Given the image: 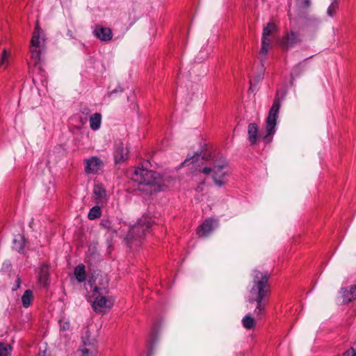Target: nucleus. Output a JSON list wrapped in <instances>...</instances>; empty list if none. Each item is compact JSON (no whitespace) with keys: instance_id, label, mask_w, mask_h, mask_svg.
<instances>
[{"instance_id":"23","label":"nucleus","mask_w":356,"mask_h":356,"mask_svg":"<svg viewBox=\"0 0 356 356\" xmlns=\"http://www.w3.org/2000/svg\"><path fill=\"white\" fill-rule=\"evenodd\" d=\"M243 326L247 330L254 329L256 326L255 319L250 314L245 315L242 319Z\"/></svg>"},{"instance_id":"40","label":"nucleus","mask_w":356,"mask_h":356,"mask_svg":"<svg viewBox=\"0 0 356 356\" xmlns=\"http://www.w3.org/2000/svg\"><path fill=\"white\" fill-rule=\"evenodd\" d=\"M90 349H83L82 351L83 356H94L93 354L90 353Z\"/></svg>"},{"instance_id":"15","label":"nucleus","mask_w":356,"mask_h":356,"mask_svg":"<svg viewBox=\"0 0 356 356\" xmlns=\"http://www.w3.org/2000/svg\"><path fill=\"white\" fill-rule=\"evenodd\" d=\"M343 302L344 304L352 302L356 298V285H351L350 288H341Z\"/></svg>"},{"instance_id":"32","label":"nucleus","mask_w":356,"mask_h":356,"mask_svg":"<svg viewBox=\"0 0 356 356\" xmlns=\"http://www.w3.org/2000/svg\"><path fill=\"white\" fill-rule=\"evenodd\" d=\"M338 8V2L337 0H333L330 6L328 7L327 13L330 17H333L336 13L337 9Z\"/></svg>"},{"instance_id":"46","label":"nucleus","mask_w":356,"mask_h":356,"mask_svg":"<svg viewBox=\"0 0 356 356\" xmlns=\"http://www.w3.org/2000/svg\"><path fill=\"white\" fill-rule=\"evenodd\" d=\"M68 35H70V36L72 35V31L70 30L68 31Z\"/></svg>"},{"instance_id":"41","label":"nucleus","mask_w":356,"mask_h":356,"mask_svg":"<svg viewBox=\"0 0 356 356\" xmlns=\"http://www.w3.org/2000/svg\"><path fill=\"white\" fill-rule=\"evenodd\" d=\"M106 281L108 282L107 279H105V280H104L103 279H101V280H99L98 284H97L95 286H103L104 284L105 283Z\"/></svg>"},{"instance_id":"28","label":"nucleus","mask_w":356,"mask_h":356,"mask_svg":"<svg viewBox=\"0 0 356 356\" xmlns=\"http://www.w3.org/2000/svg\"><path fill=\"white\" fill-rule=\"evenodd\" d=\"M102 211L99 206L96 205L93 207L92 209H90L88 214V218L90 220H95L101 216Z\"/></svg>"},{"instance_id":"25","label":"nucleus","mask_w":356,"mask_h":356,"mask_svg":"<svg viewBox=\"0 0 356 356\" xmlns=\"http://www.w3.org/2000/svg\"><path fill=\"white\" fill-rule=\"evenodd\" d=\"M41 31V29L40 28L38 24H36L35 27V30L33 34V37L31 40V48L33 49H38L39 44H40V31Z\"/></svg>"},{"instance_id":"11","label":"nucleus","mask_w":356,"mask_h":356,"mask_svg":"<svg viewBox=\"0 0 356 356\" xmlns=\"http://www.w3.org/2000/svg\"><path fill=\"white\" fill-rule=\"evenodd\" d=\"M128 152L127 147H124V144L121 140L116 141L113 153L115 163H121L125 161L128 158Z\"/></svg>"},{"instance_id":"31","label":"nucleus","mask_w":356,"mask_h":356,"mask_svg":"<svg viewBox=\"0 0 356 356\" xmlns=\"http://www.w3.org/2000/svg\"><path fill=\"white\" fill-rule=\"evenodd\" d=\"M156 342V335L152 333L151 336V339L148 344V351H147V356H152L154 354V347L155 346V343Z\"/></svg>"},{"instance_id":"27","label":"nucleus","mask_w":356,"mask_h":356,"mask_svg":"<svg viewBox=\"0 0 356 356\" xmlns=\"http://www.w3.org/2000/svg\"><path fill=\"white\" fill-rule=\"evenodd\" d=\"M99 225L108 231L117 233V228L114 227L112 221L108 218H103Z\"/></svg>"},{"instance_id":"43","label":"nucleus","mask_w":356,"mask_h":356,"mask_svg":"<svg viewBox=\"0 0 356 356\" xmlns=\"http://www.w3.org/2000/svg\"><path fill=\"white\" fill-rule=\"evenodd\" d=\"M139 190L141 191H146L147 193H152L153 191L152 189H150L149 191H148L147 189L142 188V187H140Z\"/></svg>"},{"instance_id":"16","label":"nucleus","mask_w":356,"mask_h":356,"mask_svg":"<svg viewBox=\"0 0 356 356\" xmlns=\"http://www.w3.org/2000/svg\"><path fill=\"white\" fill-rule=\"evenodd\" d=\"M102 162L97 156H93L86 161V165L85 167V171L87 173H95L97 172L99 169Z\"/></svg>"},{"instance_id":"18","label":"nucleus","mask_w":356,"mask_h":356,"mask_svg":"<svg viewBox=\"0 0 356 356\" xmlns=\"http://www.w3.org/2000/svg\"><path fill=\"white\" fill-rule=\"evenodd\" d=\"M94 197L97 204L102 202L106 197V191L102 184H95L93 188Z\"/></svg>"},{"instance_id":"33","label":"nucleus","mask_w":356,"mask_h":356,"mask_svg":"<svg viewBox=\"0 0 356 356\" xmlns=\"http://www.w3.org/2000/svg\"><path fill=\"white\" fill-rule=\"evenodd\" d=\"M8 54L5 48L2 49V53L0 55V66H2L6 63L8 58Z\"/></svg>"},{"instance_id":"34","label":"nucleus","mask_w":356,"mask_h":356,"mask_svg":"<svg viewBox=\"0 0 356 356\" xmlns=\"http://www.w3.org/2000/svg\"><path fill=\"white\" fill-rule=\"evenodd\" d=\"M60 323V331H67L70 329V324L69 321L63 322L62 321H59Z\"/></svg>"},{"instance_id":"4","label":"nucleus","mask_w":356,"mask_h":356,"mask_svg":"<svg viewBox=\"0 0 356 356\" xmlns=\"http://www.w3.org/2000/svg\"><path fill=\"white\" fill-rule=\"evenodd\" d=\"M200 160H202V163L203 161L211 160L212 166L213 167V172L217 175H218V171H221L228 165L227 160L222 154H218L217 155H214L211 152L202 151L200 153L196 152L193 156H188L181 163V165H188V163L191 161V163L194 166L196 165L200 166V164L198 163Z\"/></svg>"},{"instance_id":"26","label":"nucleus","mask_w":356,"mask_h":356,"mask_svg":"<svg viewBox=\"0 0 356 356\" xmlns=\"http://www.w3.org/2000/svg\"><path fill=\"white\" fill-rule=\"evenodd\" d=\"M313 56H310L309 58H305L304 60L300 62L297 64L292 70L291 75L298 76L305 69L306 67V60L312 58Z\"/></svg>"},{"instance_id":"22","label":"nucleus","mask_w":356,"mask_h":356,"mask_svg":"<svg viewBox=\"0 0 356 356\" xmlns=\"http://www.w3.org/2000/svg\"><path fill=\"white\" fill-rule=\"evenodd\" d=\"M227 175V173L225 171H218V175H216L215 172H213V179L214 181V183L216 186L218 187L223 186L226 184V181L225 180V177Z\"/></svg>"},{"instance_id":"2","label":"nucleus","mask_w":356,"mask_h":356,"mask_svg":"<svg viewBox=\"0 0 356 356\" xmlns=\"http://www.w3.org/2000/svg\"><path fill=\"white\" fill-rule=\"evenodd\" d=\"M149 164V162L146 161L142 164L141 167L136 168L131 175V179L137 182L140 186H155L154 191H160L162 190L163 177L160 173L149 170L147 167H145Z\"/></svg>"},{"instance_id":"6","label":"nucleus","mask_w":356,"mask_h":356,"mask_svg":"<svg viewBox=\"0 0 356 356\" xmlns=\"http://www.w3.org/2000/svg\"><path fill=\"white\" fill-rule=\"evenodd\" d=\"M151 226V222L146 218L140 219L137 223L129 229L126 237L127 242L131 243L133 241L141 242L147 232L149 231Z\"/></svg>"},{"instance_id":"21","label":"nucleus","mask_w":356,"mask_h":356,"mask_svg":"<svg viewBox=\"0 0 356 356\" xmlns=\"http://www.w3.org/2000/svg\"><path fill=\"white\" fill-rule=\"evenodd\" d=\"M102 122V115L99 113H95L90 116V128L96 131L99 129Z\"/></svg>"},{"instance_id":"19","label":"nucleus","mask_w":356,"mask_h":356,"mask_svg":"<svg viewBox=\"0 0 356 356\" xmlns=\"http://www.w3.org/2000/svg\"><path fill=\"white\" fill-rule=\"evenodd\" d=\"M13 249L17 251L19 253H24V247L26 244V238L24 236L18 234L15 236L13 241Z\"/></svg>"},{"instance_id":"12","label":"nucleus","mask_w":356,"mask_h":356,"mask_svg":"<svg viewBox=\"0 0 356 356\" xmlns=\"http://www.w3.org/2000/svg\"><path fill=\"white\" fill-rule=\"evenodd\" d=\"M38 282L43 287L50 285L49 266L47 264H42L38 273Z\"/></svg>"},{"instance_id":"1","label":"nucleus","mask_w":356,"mask_h":356,"mask_svg":"<svg viewBox=\"0 0 356 356\" xmlns=\"http://www.w3.org/2000/svg\"><path fill=\"white\" fill-rule=\"evenodd\" d=\"M270 275L268 271L261 272L254 270L252 272L253 286L250 290L252 297L249 298V302L250 303L256 302L254 314L258 319L261 318L266 312L268 296L270 293L268 280Z\"/></svg>"},{"instance_id":"9","label":"nucleus","mask_w":356,"mask_h":356,"mask_svg":"<svg viewBox=\"0 0 356 356\" xmlns=\"http://www.w3.org/2000/svg\"><path fill=\"white\" fill-rule=\"evenodd\" d=\"M302 42L301 35L298 32L291 31L286 32L280 41L281 47L287 51L293 48L295 45Z\"/></svg>"},{"instance_id":"44","label":"nucleus","mask_w":356,"mask_h":356,"mask_svg":"<svg viewBox=\"0 0 356 356\" xmlns=\"http://www.w3.org/2000/svg\"><path fill=\"white\" fill-rule=\"evenodd\" d=\"M38 356H46V352L45 351H43V352H40L38 353Z\"/></svg>"},{"instance_id":"5","label":"nucleus","mask_w":356,"mask_h":356,"mask_svg":"<svg viewBox=\"0 0 356 356\" xmlns=\"http://www.w3.org/2000/svg\"><path fill=\"white\" fill-rule=\"evenodd\" d=\"M281 100L278 97V93H277L273 101V104L268 113V115L266 118V134L263 138V139L266 143H268L271 140L270 137L275 133V127L277 124V120L278 118Z\"/></svg>"},{"instance_id":"7","label":"nucleus","mask_w":356,"mask_h":356,"mask_svg":"<svg viewBox=\"0 0 356 356\" xmlns=\"http://www.w3.org/2000/svg\"><path fill=\"white\" fill-rule=\"evenodd\" d=\"M277 31V26L273 22H268L263 29L261 48L259 52L261 62L265 60L270 47V40L268 37L272 33L276 32Z\"/></svg>"},{"instance_id":"29","label":"nucleus","mask_w":356,"mask_h":356,"mask_svg":"<svg viewBox=\"0 0 356 356\" xmlns=\"http://www.w3.org/2000/svg\"><path fill=\"white\" fill-rule=\"evenodd\" d=\"M31 60L36 66L40 63V51L38 49L31 48Z\"/></svg>"},{"instance_id":"17","label":"nucleus","mask_w":356,"mask_h":356,"mask_svg":"<svg viewBox=\"0 0 356 356\" xmlns=\"http://www.w3.org/2000/svg\"><path fill=\"white\" fill-rule=\"evenodd\" d=\"M258 131V126L256 123L249 124L248 127V140L252 145L257 143V140L259 138Z\"/></svg>"},{"instance_id":"45","label":"nucleus","mask_w":356,"mask_h":356,"mask_svg":"<svg viewBox=\"0 0 356 356\" xmlns=\"http://www.w3.org/2000/svg\"><path fill=\"white\" fill-rule=\"evenodd\" d=\"M22 189L19 188L18 191H17V195L20 196L22 195Z\"/></svg>"},{"instance_id":"39","label":"nucleus","mask_w":356,"mask_h":356,"mask_svg":"<svg viewBox=\"0 0 356 356\" xmlns=\"http://www.w3.org/2000/svg\"><path fill=\"white\" fill-rule=\"evenodd\" d=\"M20 284H21V280H20V277L19 276H17V280H16V286L14 288H13V291H17L19 288Z\"/></svg>"},{"instance_id":"36","label":"nucleus","mask_w":356,"mask_h":356,"mask_svg":"<svg viewBox=\"0 0 356 356\" xmlns=\"http://www.w3.org/2000/svg\"><path fill=\"white\" fill-rule=\"evenodd\" d=\"M343 356H356V351L353 348H350L343 353Z\"/></svg>"},{"instance_id":"30","label":"nucleus","mask_w":356,"mask_h":356,"mask_svg":"<svg viewBox=\"0 0 356 356\" xmlns=\"http://www.w3.org/2000/svg\"><path fill=\"white\" fill-rule=\"evenodd\" d=\"M12 347L8 343L0 342V356H10Z\"/></svg>"},{"instance_id":"24","label":"nucleus","mask_w":356,"mask_h":356,"mask_svg":"<svg viewBox=\"0 0 356 356\" xmlns=\"http://www.w3.org/2000/svg\"><path fill=\"white\" fill-rule=\"evenodd\" d=\"M33 300V291L30 289L26 290L22 297L23 307L25 308L29 307L31 305Z\"/></svg>"},{"instance_id":"20","label":"nucleus","mask_w":356,"mask_h":356,"mask_svg":"<svg viewBox=\"0 0 356 356\" xmlns=\"http://www.w3.org/2000/svg\"><path fill=\"white\" fill-rule=\"evenodd\" d=\"M74 274L76 280L79 283L84 282L86 278L85 266L82 264L76 266L74 268Z\"/></svg>"},{"instance_id":"38","label":"nucleus","mask_w":356,"mask_h":356,"mask_svg":"<svg viewBox=\"0 0 356 356\" xmlns=\"http://www.w3.org/2000/svg\"><path fill=\"white\" fill-rule=\"evenodd\" d=\"M118 92H123V88L121 86H118L117 88H115L113 90H111L109 92V96H112Z\"/></svg>"},{"instance_id":"14","label":"nucleus","mask_w":356,"mask_h":356,"mask_svg":"<svg viewBox=\"0 0 356 356\" xmlns=\"http://www.w3.org/2000/svg\"><path fill=\"white\" fill-rule=\"evenodd\" d=\"M82 341L84 346H88L89 348L88 349H90V354H94L97 352V340L95 337H92L90 336V331L88 330H87L84 335L82 336Z\"/></svg>"},{"instance_id":"13","label":"nucleus","mask_w":356,"mask_h":356,"mask_svg":"<svg viewBox=\"0 0 356 356\" xmlns=\"http://www.w3.org/2000/svg\"><path fill=\"white\" fill-rule=\"evenodd\" d=\"M94 35L102 41H109L112 39L113 33L110 28L97 25L94 30Z\"/></svg>"},{"instance_id":"8","label":"nucleus","mask_w":356,"mask_h":356,"mask_svg":"<svg viewBox=\"0 0 356 356\" xmlns=\"http://www.w3.org/2000/svg\"><path fill=\"white\" fill-rule=\"evenodd\" d=\"M312 5V0H295V8L298 16L300 19H305L307 22L318 23V19L314 17H308L307 11Z\"/></svg>"},{"instance_id":"37","label":"nucleus","mask_w":356,"mask_h":356,"mask_svg":"<svg viewBox=\"0 0 356 356\" xmlns=\"http://www.w3.org/2000/svg\"><path fill=\"white\" fill-rule=\"evenodd\" d=\"M263 79V76L261 74H259L257 75L255 78H254L253 79H251L250 80V89H252V82L253 81H254L255 84L257 83H258L259 81H260L261 79Z\"/></svg>"},{"instance_id":"10","label":"nucleus","mask_w":356,"mask_h":356,"mask_svg":"<svg viewBox=\"0 0 356 356\" xmlns=\"http://www.w3.org/2000/svg\"><path fill=\"white\" fill-rule=\"evenodd\" d=\"M218 227V221L213 218L206 219L197 229L200 237L208 236Z\"/></svg>"},{"instance_id":"3","label":"nucleus","mask_w":356,"mask_h":356,"mask_svg":"<svg viewBox=\"0 0 356 356\" xmlns=\"http://www.w3.org/2000/svg\"><path fill=\"white\" fill-rule=\"evenodd\" d=\"M108 293V282L106 281L103 286H95L92 291L94 298L92 307L95 312L104 314L113 306L115 299Z\"/></svg>"},{"instance_id":"35","label":"nucleus","mask_w":356,"mask_h":356,"mask_svg":"<svg viewBox=\"0 0 356 356\" xmlns=\"http://www.w3.org/2000/svg\"><path fill=\"white\" fill-rule=\"evenodd\" d=\"M200 172H202L203 174L204 175H209L211 172H213V168H211V167H204L202 169H200L199 170Z\"/></svg>"},{"instance_id":"42","label":"nucleus","mask_w":356,"mask_h":356,"mask_svg":"<svg viewBox=\"0 0 356 356\" xmlns=\"http://www.w3.org/2000/svg\"><path fill=\"white\" fill-rule=\"evenodd\" d=\"M89 112H90V110H89V108H87V107H84V108H83V110H82V113H83V114H86V115H88V114L89 113Z\"/></svg>"}]
</instances>
